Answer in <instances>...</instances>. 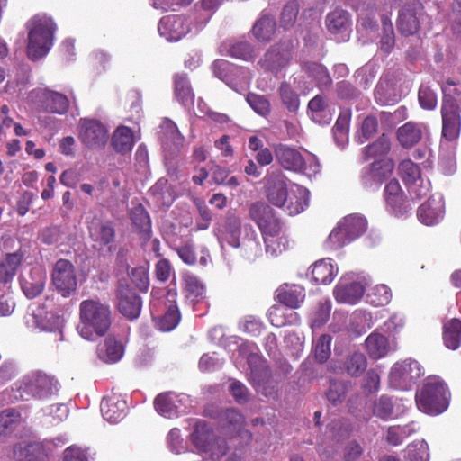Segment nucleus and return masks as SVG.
Wrapping results in <instances>:
<instances>
[{"instance_id":"1","label":"nucleus","mask_w":461,"mask_h":461,"mask_svg":"<svg viewBox=\"0 0 461 461\" xmlns=\"http://www.w3.org/2000/svg\"><path fill=\"white\" fill-rule=\"evenodd\" d=\"M249 215L261 231L267 253L276 256L286 249L288 237L285 230L269 205L263 202L253 203L249 208Z\"/></svg>"},{"instance_id":"2","label":"nucleus","mask_w":461,"mask_h":461,"mask_svg":"<svg viewBox=\"0 0 461 461\" xmlns=\"http://www.w3.org/2000/svg\"><path fill=\"white\" fill-rule=\"evenodd\" d=\"M59 385V382L53 376L35 371L26 375L16 389L2 392L0 399L5 403H13L19 400H46L58 393Z\"/></svg>"},{"instance_id":"3","label":"nucleus","mask_w":461,"mask_h":461,"mask_svg":"<svg viewBox=\"0 0 461 461\" xmlns=\"http://www.w3.org/2000/svg\"><path fill=\"white\" fill-rule=\"evenodd\" d=\"M112 323L110 307L98 300L87 299L79 304L78 334L86 340L104 336Z\"/></svg>"},{"instance_id":"4","label":"nucleus","mask_w":461,"mask_h":461,"mask_svg":"<svg viewBox=\"0 0 461 461\" xmlns=\"http://www.w3.org/2000/svg\"><path fill=\"white\" fill-rule=\"evenodd\" d=\"M27 56L37 60L48 54L52 44L56 25L50 17L35 15L27 23Z\"/></svg>"},{"instance_id":"5","label":"nucleus","mask_w":461,"mask_h":461,"mask_svg":"<svg viewBox=\"0 0 461 461\" xmlns=\"http://www.w3.org/2000/svg\"><path fill=\"white\" fill-rule=\"evenodd\" d=\"M450 393L447 384L439 377H429L416 394L420 411L429 415L444 412L449 404Z\"/></svg>"},{"instance_id":"6","label":"nucleus","mask_w":461,"mask_h":461,"mask_svg":"<svg viewBox=\"0 0 461 461\" xmlns=\"http://www.w3.org/2000/svg\"><path fill=\"white\" fill-rule=\"evenodd\" d=\"M275 151L276 160L286 170L301 172L309 177L321 171L319 159L312 153L303 157L298 150L285 145H278Z\"/></svg>"},{"instance_id":"7","label":"nucleus","mask_w":461,"mask_h":461,"mask_svg":"<svg viewBox=\"0 0 461 461\" xmlns=\"http://www.w3.org/2000/svg\"><path fill=\"white\" fill-rule=\"evenodd\" d=\"M191 440L203 456L212 461H219L228 450L226 441L218 438L203 421L196 424L194 431L191 434Z\"/></svg>"},{"instance_id":"8","label":"nucleus","mask_w":461,"mask_h":461,"mask_svg":"<svg viewBox=\"0 0 461 461\" xmlns=\"http://www.w3.org/2000/svg\"><path fill=\"white\" fill-rule=\"evenodd\" d=\"M250 368L249 379L255 390L272 400L278 398L279 380L272 375L266 361L257 355L248 357Z\"/></svg>"},{"instance_id":"9","label":"nucleus","mask_w":461,"mask_h":461,"mask_svg":"<svg viewBox=\"0 0 461 461\" xmlns=\"http://www.w3.org/2000/svg\"><path fill=\"white\" fill-rule=\"evenodd\" d=\"M367 228L366 220L358 214L346 216L330 234L327 244L333 249H339L360 237Z\"/></svg>"},{"instance_id":"10","label":"nucleus","mask_w":461,"mask_h":461,"mask_svg":"<svg viewBox=\"0 0 461 461\" xmlns=\"http://www.w3.org/2000/svg\"><path fill=\"white\" fill-rule=\"evenodd\" d=\"M423 374V367L417 360L406 358L393 365L389 373V383L395 389L409 390Z\"/></svg>"},{"instance_id":"11","label":"nucleus","mask_w":461,"mask_h":461,"mask_svg":"<svg viewBox=\"0 0 461 461\" xmlns=\"http://www.w3.org/2000/svg\"><path fill=\"white\" fill-rule=\"evenodd\" d=\"M251 228L250 225L242 224L238 216L228 214L222 221L215 224L213 233L221 249H224L226 246L234 249L242 240L245 230Z\"/></svg>"},{"instance_id":"12","label":"nucleus","mask_w":461,"mask_h":461,"mask_svg":"<svg viewBox=\"0 0 461 461\" xmlns=\"http://www.w3.org/2000/svg\"><path fill=\"white\" fill-rule=\"evenodd\" d=\"M367 282L355 274H347L340 277L333 290L335 300L339 303L356 304L362 298Z\"/></svg>"},{"instance_id":"13","label":"nucleus","mask_w":461,"mask_h":461,"mask_svg":"<svg viewBox=\"0 0 461 461\" xmlns=\"http://www.w3.org/2000/svg\"><path fill=\"white\" fill-rule=\"evenodd\" d=\"M399 173L411 196L421 198L429 193L430 189L429 180L421 176L420 167L411 160L405 159L402 161L399 165Z\"/></svg>"},{"instance_id":"14","label":"nucleus","mask_w":461,"mask_h":461,"mask_svg":"<svg viewBox=\"0 0 461 461\" xmlns=\"http://www.w3.org/2000/svg\"><path fill=\"white\" fill-rule=\"evenodd\" d=\"M79 138L89 149H101L107 143L109 130L97 120L84 118L79 122Z\"/></svg>"},{"instance_id":"15","label":"nucleus","mask_w":461,"mask_h":461,"mask_svg":"<svg viewBox=\"0 0 461 461\" xmlns=\"http://www.w3.org/2000/svg\"><path fill=\"white\" fill-rule=\"evenodd\" d=\"M51 278L55 288L64 297L69 296L77 289L76 270L67 259H59L55 263Z\"/></svg>"},{"instance_id":"16","label":"nucleus","mask_w":461,"mask_h":461,"mask_svg":"<svg viewBox=\"0 0 461 461\" xmlns=\"http://www.w3.org/2000/svg\"><path fill=\"white\" fill-rule=\"evenodd\" d=\"M25 322L31 329L41 331L58 332L59 334V340L63 339L62 329L64 320L52 312H44L38 309L25 317Z\"/></svg>"},{"instance_id":"17","label":"nucleus","mask_w":461,"mask_h":461,"mask_svg":"<svg viewBox=\"0 0 461 461\" xmlns=\"http://www.w3.org/2000/svg\"><path fill=\"white\" fill-rule=\"evenodd\" d=\"M266 194L267 200L277 207L285 203L289 191L287 190L286 177L281 171H271L267 175Z\"/></svg>"},{"instance_id":"18","label":"nucleus","mask_w":461,"mask_h":461,"mask_svg":"<svg viewBox=\"0 0 461 461\" xmlns=\"http://www.w3.org/2000/svg\"><path fill=\"white\" fill-rule=\"evenodd\" d=\"M158 30L167 41H177L190 31V26L185 16L167 15L160 20Z\"/></svg>"},{"instance_id":"19","label":"nucleus","mask_w":461,"mask_h":461,"mask_svg":"<svg viewBox=\"0 0 461 461\" xmlns=\"http://www.w3.org/2000/svg\"><path fill=\"white\" fill-rule=\"evenodd\" d=\"M365 348L371 359L378 360L394 352L397 344L375 330L366 337Z\"/></svg>"},{"instance_id":"20","label":"nucleus","mask_w":461,"mask_h":461,"mask_svg":"<svg viewBox=\"0 0 461 461\" xmlns=\"http://www.w3.org/2000/svg\"><path fill=\"white\" fill-rule=\"evenodd\" d=\"M445 213V203L440 194L430 196L418 209L417 216L420 222L430 226L443 219Z\"/></svg>"},{"instance_id":"21","label":"nucleus","mask_w":461,"mask_h":461,"mask_svg":"<svg viewBox=\"0 0 461 461\" xmlns=\"http://www.w3.org/2000/svg\"><path fill=\"white\" fill-rule=\"evenodd\" d=\"M142 302L127 285H120L117 293V307L119 312L130 320L139 317Z\"/></svg>"},{"instance_id":"22","label":"nucleus","mask_w":461,"mask_h":461,"mask_svg":"<svg viewBox=\"0 0 461 461\" xmlns=\"http://www.w3.org/2000/svg\"><path fill=\"white\" fill-rule=\"evenodd\" d=\"M39 103L41 107L47 112L64 114L69 106L68 97L56 91L50 89H40L32 93Z\"/></svg>"},{"instance_id":"23","label":"nucleus","mask_w":461,"mask_h":461,"mask_svg":"<svg viewBox=\"0 0 461 461\" xmlns=\"http://www.w3.org/2000/svg\"><path fill=\"white\" fill-rule=\"evenodd\" d=\"M45 281L46 273L40 267L23 272L20 278L21 287L28 298L38 296L44 288Z\"/></svg>"},{"instance_id":"24","label":"nucleus","mask_w":461,"mask_h":461,"mask_svg":"<svg viewBox=\"0 0 461 461\" xmlns=\"http://www.w3.org/2000/svg\"><path fill=\"white\" fill-rule=\"evenodd\" d=\"M421 7L420 4H410L400 11L397 27L402 34L412 35L420 28Z\"/></svg>"},{"instance_id":"25","label":"nucleus","mask_w":461,"mask_h":461,"mask_svg":"<svg viewBox=\"0 0 461 461\" xmlns=\"http://www.w3.org/2000/svg\"><path fill=\"white\" fill-rule=\"evenodd\" d=\"M458 138L441 136L439 142V165L442 172L450 176L456 171V151Z\"/></svg>"},{"instance_id":"26","label":"nucleus","mask_w":461,"mask_h":461,"mask_svg":"<svg viewBox=\"0 0 461 461\" xmlns=\"http://www.w3.org/2000/svg\"><path fill=\"white\" fill-rule=\"evenodd\" d=\"M234 249L241 258L249 261H254L262 254L259 238L253 228L245 230L242 240Z\"/></svg>"},{"instance_id":"27","label":"nucleus","mask_w":461,"mask_h":461,"mask_svg":"<svg viewBox=\"0 0 461 461\" xmlns=\"http://www.w3.org/2000/svg\"><path fill=\"white\" fill-rule=\"evenodd\" d=\"M177 292L175 288L167 290L165 297L167 306L166 313L160 318L158 325L163 331L172 330L176 327L180 321V312L176 305Z\"/></svg>"},{"instance_id":"28","label":"nucleus","mask_w":461,"mask_h":461,"mask_svg":"<svg viewBox=\"0 0 461 461\" xmlns=\"http://www.w3.org/2000/svg\"><path fill=\"white\" fill-rule=\"evenodd\" d=\"M88 231L94 246L101 249L113 241L114 230L109 222H103L98 218H93L88 222Z\"/></svg>"},{"instance_id":"29","label":"nucleus","mask_w":461,"mask_h":461,"mask_svg":"<svg viewBox=\"0 0 461 461\" xmlns=\"http://www.w3.org/2000/svg\"><path fill=\"white\" fill-rule=\"evenodd\" d=\"M329 32L337 37V41H345L349 38L350 23L348 13L335 10L326 18Z\"/></svg>"},{"instance_id":"30","label":"nucleus","mask_w":461,"mask_h":461,"mask_svg":"<svg viewBox=\"0 0 461 461\" xmlns=\"http://www.w3.org/2000/svg\"><path fill=\"white\" fill-rule=\"evenodd\" d=\"M100 409L104 420L116 423L125 416L127 403L121 396L113 394L102 400Z\"/></svg>"},{"instance_id":"31","label":"nucleus","mask_w":461,"mask_h":461,"mask_svg":"<svg viewBox=\"0 0 461 461\" xmlns=\"http://www.w3.org/2000/svg\"><path fill=\"white\" fill-rule=\"evenodd\" d=\"M309 190L303 186L295 185L294 188L290 189L285 203L280 206V208H283L291 216L297 215L309 206Z\"/></svg>"},{"instance_id":"32","label":"nucleus","mask_w":461,"mask_h":461,"mask_svg":"<svg viewBox=\"0 0 461 461\" xmlns=\"http://www.w3.org/2000/svg\"><path fill=\"white\" fill-rule=\"evenodd\" d=\"M440 113L442 119L441 136L459 138L461 130L460 114L453 112L452 104L449 102H447L445 105H441Z\"/></svg>"},{"instance_id":"33","label":"nucleus","mask_w":461,"mask_h":461,"mask_svg":"<svg viewBox=\"0 0 461 461\" xmlns=\"http://www.w3.org/2000/svg\"><path fill=\"white\" fill-rule=\"evenodd\" d=\"M290 59L291 53L287 49L281 50L279 48L273 47L265 54L259 63L265 69L277 74L289 63Z\"/></svg>"},{"instance_id":"34","label":"nucleus","mask_w":461,"mask_h":461,"mask_svg":"<svg viewBox=\"0 0 461 461\" xmlns=\"http://www.w3.org/2000/svg\"><path fill=\"white\" fill-rule=\"evenodd\" d=\"M305 297L304 289L297 285H285L276 290L279 303L290 309L299 308Z\"/></svg>"},{"instance_id":"35","label":"nucleus","mask_w":461,"mask_h":461,"mask_svg":"<svg viewBox=\"0 0 461 461\" xmlns=\"http://www.w3.org/2000/svg\"><path fill=\"white\" fill-rule=\"evenodd\" d=\"M426 129L422 123L406 122L397 130V139L403 148H411L421 140Z\"/></svg>"},{"instance_id":"36","label":"nucleus","mask_w":461,"mask_h":461,"mask_svg":"<svg viewBox=\"0 0 461 461\" xmlns=\"http://www.w3.org/2000/svg\"><path fill=\"white\" fill-rule=\"evenodd\" d=\"M153 202L159 207H169L176 199V194L167 179L159 178L149 189Z\"/></svg>"},{"instance_id":"37","label":"nucleus","mask_w":461,"mask_h":461,"mask_svg":"<svg viewBox=\"0 0 461 461\" xmlns=\"http://www.w3.org/2000/svg\"><path fill=\"white\" fill-rule=\"evenodd\" d=\"M337 274L338 267L332 264V259L330 258H323L316 261L311 267L312 279L316 284H330Z\"/></svg>"},{"instance_id":"38","label":"nucleus","mask_w":461,"mask_h":461,"mask_svg":"<svg viewBox=\"0 0 461 461\" xmlns=\"http://www.w3.org/2000/svg\"><path fill=\"white\" fill-rule=\"evenodd\" d=\"M182 401L183 399L174 393H165L156 397L154 406L158 413L171 419L176 416Z\"/></svg>"},{"instance_id":"39","label":"nucleus","mask_w":461,"mask_h":461,"mask_svg":"<svg viewBox=\"0 0 461 461\" xmlns=\"http://www.w3.org/2000/svg\"><path fill=\"white\" fill-rule=\"evenodd\" d=\"M124 354V348L121 342L113 337H107L102 344L98 346V357L108 364L118 362Z\"/></svg>"},{"instance_id":"40","label":"nucleus","mask_w":461,"mask_h":461,"mask_svg":"<svg viewBox=\"0 0 461 461\" xmlns=\"http://www.w3.org/2000/svg\"><path fill=\"white\" fill-rule=\"evenodd\" d=\"M384 199L386 204L395 214L403 213L408 206L403 200L402 192L399 182L395 179L391 180L384 188Z\"/></svg>"},{"instance_id":"41","label":"nucleus","mask_w":461,"mask_h":461,"mask_svg":"<svg viewBox=\"0 0 461 461\" xmlns=\"http://www.w3.org/2000/svg\"><path fill=\"white\" fill-rule=\"evenodd\" d=\"M135 143L132 130L127 126H119L112 135L111 144L113 149L121 154L130 152Z\"/></svg>"},{"instance_id":"42","label":"nucleus","mask_w":461,"mask_h":461,"mask_svg":"<svg viewBox=\"0 0 461 461\" xmlns=\"http://www.w3.org/2000/svg\"><path fill=\"white\" fill-rule=\"evenodd\" d=\"M160 135L163 146L169 149L171 146L178 149L185 141L176 123L167 118H165L160 124Z\"/></svg>"},{"instance_id":"43","label":"nucleus","mask_w":461,"mask_h":461,"mask_svg":"<svg viewBox=\"0 0 461 461\" xmlns=\"http://www.w3.org/2000/svg\"><path fill=\"white\" fill-rule=\"evenodd\" d=\"M443 341L445 346L456 350L461 345V321L458 319H451L443 326Z\"/></svg>"},{"instance_id":"44","label":"nucleus","mask_w":461,"mask_h":461,"mask_svg":"<svg viewBox=\"0 0 461 461\" xmlns=\"http://www.w3.org/2000/svg\"><path fill=\"white\" fill-rule=\"evenodd\" d=\"M267 317L275 327H283L299 322V316L296 312L277 305H274L268 310Z\"/></svg>"},{"instance_id":"45","label":"nucleus","mask_w":461,"mask_h":461,"mask_svg":"<svg viewBox=\"0 0 461 461\" xmlns=\"http://www.w3.org/2000/svg\"><path fill=\"white\" fill-rule=\"evenodd\" d=\"M22 417L19 411L6 409L0 412V440L7 438L21 424Z\"/></svg>"},{"instance_id":"46","label":"nucleus","mask_w":461,"mask_h":461,"mask_svg":"<svg viewBox=\"0 0 461 461\" xmlns=\"http://www.w3.org/2000/svg\"><path fill=\"white\" fill-rule=\"evenodd\" d=\"M183 279L184 293L187 300L192 303H197L204 297V286L195 276L185 273Z\"/></svg>"},{"instance_id":"47","label":"nucleus","mask_w":461,"mask_h":461,"mask_svg":"<svg viewBox=\"0 0 461 461\" xmlns=\"http://www.w3.org/2000/svg\"><path fill=\"white\" fill-rule=\"evenodd\" d=\"M23 257V255L20 251L5 256L4 260L0 263V279L2 282L7 283L14 276Z\"/></svg>"},{"instance_id":"48","label":"nucleus","mask_w":461,"mask_h":461,"mask_svg":"<svg viewBox=\"0 0 461 461\" xmlns=\"http://www.w3.org/2000/svg\"><path fill=\"white\" fill-rule=\"evenodd\" d=\"M373 412L383 420L394 419L400 414V405H396L391 398L383 395L375 402Z\"/></svg>"},{"instance_id":"49","label":"nucleus","mask_w":461,"mask_h":461,"mask_svg":"<svg viewBox=\"0 0 461 461\" xmlns=\"http://www.w3.org/2000/svg\"><path fill=\"white\" fill-rule=\"evenodd\" d=\"M327 107V101L323 96L316 95L313 97L308 104L312 120L319 123H329L331 116Z\"/></svg>"},{"instance_id":"50","label":"nucleus","mask_w":461,"mask_h":461,"mask_svg":"<svg viewBox=\"0 0 461 461\" xmlns=\"http://www.w3.org/2000/svg\"><path fill=\"white\" fill-rule=\"evenodd\" d=\"M276 32V21L272 16L262 15L254 24L252 32L259 41H268Z\"/></svg>"},{"instance_id":"51","label":"nucleus","mask_w":461,"mask_h":461,"mask_svg":"<svg viewBox=\"0 0 461 461\" xmlns=\"http://www.w3.org/2000/svg\"><path fill=\"white\" fill-rule=\"evenodd\" d=\"M175 95L177 100L185 106L194 104V95L185 75L175 77Z\"/></svg>"},{"instance_id":"52","label":"nucleus","mask_w":461,"mask_h":461,"mask_svg":"<svg viewBox=\"0 0 461 461\" xmlns=\"http://www.w3.org/2000/svg\"><path fill=\"white\" fill-rule=\"evenodd\" d=\"M344 366L349 375L359 376L366 371L367 360L362 352L354 351L347 357Z\"/></svg>"},{"instance_id":"53","label":"nucleus","mask_w":461,"mask_h":461,"mask_svg":"<svg viewBox=\"0 0 461 461\" xmlns=\"http://www.w3.org/2000/svg\"><path fill=\"white\" fill-rule=\"evenodd\" d=\"M442 92L444 94L442 105H445L447 102L452 104V110L456 113L460 114L461 113V90L456 86L453 80H447L442 86Z\"/></svg>"},{"instance_id":"54","label":"nucleus","mask_w":461,"mask_h":461,"mask_svg":"<svg viewBox=\"0 0 461 461\" xmlns=\"http://www.w3.org/2000/svg\"><path fill=\"white\" fill-rule=\"evenodd\" d=\"M406 461H429V445L424 439L415 440L407 446Z\"/></svg>"},{"instance_id":"55","label":"nucleus","mask_w":461,"mask_h":461,"mask_svg":"<svg viewBox=\"0 0 461 461\" xmlns=\"http://www.w3.org/2000/svg\"><path fill=\"white\" fill-rule=\"evenodd\" d=\"M391 290L385 285H376L370 288L366 294L367 303L375 307L387 304L391 301Z\"/></svg>"},{"instance_id":"56","label":"nucleus","mask_w":461,"mask_h":461,"mask_svg":"<svg viewBox=\"0 0 461 461\" xmlns=\"http://www.w3.org/2000/svg\"><path fill=\"white\" fill-rule=\"evenodd\" d=\"M349 119L348 113H340L333 127L334 140L340 147H344L348 140Z\"/></svg>"},{"instance_id":"57","label":"nucleus","mask_w":461,"mask_h":461,"mask_svg":"<svg viewBox=\"0 0 461 461\" xmlns=\"http://www.w3.org/2000/svg\"><path fill=\"white\" fill-rule=\"evenodd\" d=\"M40 451L37 444L21 442L14 447V457L17 461H35Z\"/></svg>"},{"instance_id":"58","label":"nucleus","mask_w":461,"mask_h":461,"mask_svg":"<svg viewBox=\"0 0 461 461\" xmlns=\"http://www.w3.org/2000/svg\"><path fill=\"white\" fill-rule=\"evenodd\" d=\"M278 92L282 104L286 109L290 112H296L300 106V100L292 86L288 83L283 82L279 86Z\"/></svg>"},{"instance_id":"59","label":"nucleus","mask_w":461,"mask_h":461,"mask_svg":"<svg viewBox=\"0 0 461 461\" xmlns=\"http://www.w3.org/2000/svg\"><path fill=\"white\" fill-rule=\"evenodd\" d=\"M331 311V303L329 300L320 302L311 317L312 330L323 326L329 320Z\"/></svg>"},{"instance_id":"60","label":"nucleus","mask_w":461,"mask_h":461,"mask_svg":"<svg viewBox=\"0 0 461 461\" xmlns=\"http://www.w3.org/2000/svg\"><path fill=\"white\" fill-rule=\"evenodd\" d=\"M246 101L258 114L267 116L270 113L271 105L266 96L250 93L247 95Z\"/></svg>"},{"instance_id":"61","label":"nucleus","mask_w":461,"mask_h":461,"mask_svg":"<svg viewBox=\"0 0 461 461\" xmlns=\"http://www.w3.org/2000/svg\"><path fill=\"white\" fill-rule=\"evenodd\" d=\"M331 337L327 334L321 335L314 344L315 358L320 363H324L330 356Z\"/></svg>"},{"instance_id":"62","label":"nucleus","mask_w":461,"mask_h":461,"mask_svg":"<svg viewBox=\"0 0 461 461\" xmlns=\"http://www.w3.org/2000/svg\"><path fill=\"white\" fill-rule=\"evenodd\" d=\"M391 143L389 138L383 134L379 139L366 147V156L368 158L382 157L389 152Z\"/></svg>"},{"instance_id":"63","label":"nucleus","mask_w":461,"mask_h":461,"mask_svg":"<svg viewBox=\"0 0 461 461\" xmlns=\"http://www.w3.org/2000/svg\"><path fill=\"white\" fill-rule=\"evenodd\" d=\"M92 457L87 448L72 445L63 452L62 461H91Z\"/></svg>"},{"instance_id":"64","label":"nucleus","mask_w":461,"mask_h":461,"mask_svg":"<svg viewBox=\"0 0 461 461\" xmlns=\"http://www.w3.org/2000/svg\"><path fill=\"white\" fill-rule=\"evenodd\" d=\"M224 364V359L219 357L216 353L203 354L199 360V369L202 372H212L220 369Z\"/></svg>"}]
</instances>
